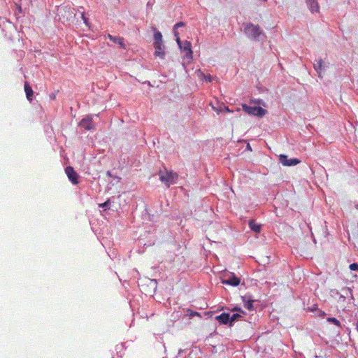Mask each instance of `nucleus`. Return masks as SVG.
<instances>
[{
  "label": "nucleus",
  "instance_id": "1",
  "mask_svg": "<svg viewBox=\"0 0 358 358\" xmlns=\"http://www.w3.org/2000/svg\"><path fill=\"white\" fill-rule=\"evenodd\" d=\"M243 33L246 37L253 41H264L266 36L264 30L258 24L252 22L243 24Z\"/></svg>",
  "mask_w": 358,
  "mask_h": 358
},
{
  "label": "nucleus",
  "instance_id": "2",
  "mask_svg": "<svg viewBox=\"0 0 358 358\" xmlns=\"http://www.w3.org/2000/svg\"><path fill=\"white\" fill-rule=\"evenodd\" d=\"M159 180L164 182L167 187H169L171 185L176 184L178 178L177 173L171 170H168L166 168L159 171Z\"/></svg>",
  "mask_w": 358,
  "mask_h": 358
},
{
  "label": "nucleus",
  "instance_id": "3",
  "mask_svg": "<svg viewBox=\"0 0 358 358\" xmlns=\"http://www.w3.org/2000/svg\"><path fill=\"white\" fill-rule=\"evenodd\" d=\"M174 36L180 50L185 53V57L188 61L191 60L192 59L193 54L191 43L188 41H181L177 31H175Z\"/></svg>",
  "mask_w": 358,
  "mask_h": 358
},
{
  "label": "nucleus",
  "instance_id": "4",
  "mask_svg": "<svg viewBox=\"0 0 358 358\" xmlns=\"http://www.w3.org/2000/svg\"><path fill=\"white\" fill-rule=\"evenodd\" d=\"M242 108L247 114L259 117H263L266 113V110L260 106H251L243 103Z\"/></svg>",
  "mask_w": 358,
  "mask_h": 358
},
{
  "label": "nucleus",
  "instance_id": "5",
  "mask_svg": "<svg viewBox=\"0 0 358 358\" xmlns=\"http://www.w3.org/2000/svg\"><path fill=\"white\" fill-rule=\"evenodd\" d=\"M279 161L283 166H296L300 163L299 159L296 158L289 159L285 155H280L279 157Z\"/></svg>",
  "mask_w": 358,
  "mask_h": 358
},
{
  "label": "nucleus",
  "instance_id": "6",
  "mask_svg": "<svg viewBox=\"0 0 358 358\" xmlns=\"http://www.w3.org/2000/svg\"><path fill=\"white\" fill-rule=\"evenodd\" d=\"M313 67L320 78H322V73L325 71L327 66L324 64L322 59H318L313 64Z\"/></svg>",
  "mask_w": 358,
  "mask_h": 358
},
{
  "label": "nucleus",
  "instance_id": "7",
  "mask_svg": "<svg viewBox=\"0 0 358 358\" xmlns=\"http://www.w3.org/2000/svg\"><path fill=\"white\" fill-rule=\"evenodd\" d=\"M65 172L69 179V180L73 184L78 183V176L77 173L74 171L73 168L71 166H67L65 169Z\"/></svg>",
  "mask_w": 358,
  "mask_h": 358
},
{
  "label": "nucleus",
  "instance_id": "8",
  "mask_svg": "<svg viewBox=\"0 0 358 358\" xmlns=\"http://www.w3.org/2000/svg\"><path fill=\"white\" fill-rule=\"evenodd\" d=\"M80 125L81 127L84 128L85 130H91L94 127V124L92 122V117L87 116L85 118H83L80 121Z\"/></svg>",
  "mask_w": 358,
  "mask_h": 358
},
{
  "label": "nucleus",
  "instance_id": "9",
  "mask_svg": "<svg viewBox=\"0 0 358 358\" xmlns=\"http://www.w3.org/2000/svg\"><path fill=\"white\" fill-rule=\"evenodd\" d=\"M215 320L222 324H229L230 326V314L222 313L220 315L216 316Z\"/></svg>",
  "mask_w": 358,
  "mask_h": 358
},
{
  "label": "nucleus",
  "instance_id": "10",
  "mask_svg": "<svg viewBox=\"0 0 358 358\" xmlns=\"http://www.w3.org/2000/svg\"><path fill=\"white\" fill-rule=\"evenodd\" d=\"M240 279L234 275H231L228 278L223 279L222 281L223 284L231 286H238L240 284Z\"/></svg>",
  "mask_w": 358,
  "mask_h": 358
},
{
  "label": "nucleus",
  "instance_id": "11",
  "mask_svg": "<svg viewBox=\"0 0 358 358\" xmlns=\"http://www.w3.org/2000/svg\"><path fill=\"white\" fill-rule=\"evenodd\" d=\"M155 49V55L160 58H164L165 56L164 45V43H156L154 44Z\"/></svg>",
  "mask_w": 358,
  "mask_h": 358
},
{
  "label": "nucleus",
  "instance_id": "12",
  "mask_svg": "<svg viewBox=\"0 0 358 358\" xmlns=\"http://www.w3.org/2000/svg\"><path fill=\"white\" fill-rule=\"evenodd\" d=\"M306 3L311 13L319 11V5L316 0H306Z\"/></svg>",
  "mask_w": 358,
  "mask_h": 358
},
{
  "label": "nucleus",
  "instance_id": "13",
  "mask_svg": "<svg viewBox=\"0 0 358 358\" xmlns=\"http://www.w3.org/2000/svg\"><path fill=\"white\" fill-rule=\"evenodd\" d=\"M108 38L113 43H117L121 48H124L125 44L124 43V38L120 36H113L110 34L108 35Z\"/></svg>",
  "mask_w": 358,
  "mask_h": 358
},
{
  "label": "nucleus",
  "instance_id": "14",
  "mask_svg": "<svg viewBox=\"0 0 358 358\" xmlns=\"http://www.w3.org/2000/svg\"><path fill=\"white\" fill-rule=\"evenodd\" d=\"M250 229L255 233H259L261 231V224H259L252 220L249 222Z\"/></svg>",
  "mask_w": 358,
  "mask_h": 358
},
{
  "label": "nucleus",
  "instance_id": "15",
  "mask_svg": "<svg viewBox=\"0 0 358 358\" xmlns=\"http://www.w3.org/2000/svg\"><path fill=\"white\" fill-rule=\"evenodd\" d=\"M24 91L26 93L27 98L29 101L32 100L33 90L27 83L24 84Z\"/></svg>",
  "mask_w": 358,
  "mask_h": 358
},
{
  "label": "nucleus",
  "instance_id": "16",
  "mask_svg": "<svg viewBox=\"0 0 358 358\" xmlns=\"http://www.w3.org/2000/svg\"><path fill=\"white\" fill-rule=\"evenodd\" d=\"M154 41V44L163 43L162 34L160 31H157L156 29H155Z\"/></svg>",
  "mask_w": 358,
  "mask_h": 358
},
{
  "label": "nucleus",
  "instance_id": "17",
  "mask_svg": "<svg viewBox=\"0 0 358 358\" xmlns=\"http://www.w3.org/2000/svg\"><path fill=\"white\" fill-rule=\"evenodd\" d=\"M243 314L241 313H236L230 315V327H232L234 324L238 321L241 317H243Z\"/></svg>",
  "mask_w": 358,
  "mask_h": 358
},
{
  "label": "nucleus",
  "instance_id": "18",
  "mask_svg": "<svg viewBox=\"0 0 358 358\" xmlns=\"http://www.w3.org/2000/svg\"><path fill=\"white\" fill-rule=\"evenodd\" d=\"M243 301L244 302L245 308H246L248 310H252V308H253L252 303L254 302L253 300H251V299H248L247 300V296H245L243 297Z\"/></svg>",
  "mask_w": 358,
  "mask_h": 358
},
{
  "label": "nucleus",
  "instance_id": "19",
  "mask_svg": "<svg viewBox=\"0 0 358 358\" xmlns=\"http://www.w3.org/2000/svg\"><path fill=\"white\" fill-rule=\"evenodd\" d=\"M110 199H108L104 203H99V207L103 208L104 210H106L107 208H110Z\"/></svg>",
  "mask_w": 358,
  "mask_h": 358
},
{
  "label": "nucleus",
  "instance_id": "20",
  "mask_svg": "<svg viewBox=\"0 0 358 358\" xmlns=\"http://www.w3.org/2000/svg\"><path fill=\"white\" fill-rule=\"evenodd\" d=\"M327 321L330 323L335 324L336 326H337L338 327H341V322H339V320H338L335 317H328Z\"/></svg>",
  "mask_w": 358,
  "mask_h": 358
},
{
  "label": "nucleus",
  "instance_id": "21",
  "mask_svg": "<svg viewBox=\"0 0 358 358\" xmlns=\"http://www.w3.org/2000/svg\"><path fill=\"white\" fill-rule=\"evenodd\" d=\"M81 18L83 19L84 23L85 24L86 26L89 27V20L88 19L85 17V13L84 12H82L81 13Z\"/></svg>",
  "mask_w": 358,
  "mask_h": 358
},
{
  "label": "nucleus",
  "instance_id": "22",
  "mask_svg": "<svg viewBox=\"0 0 358 358\" xmlns=\"http://www.w3.org/2000/svg\"><path fill=\"white\" fill-rule=\"evenodd\" d=\"M349 267L351 271H358V264L357 263L351 264Z\"/></svg>",
  "mask_w": 358,
  "mask_h": 358
},
{
  "label": "nucleus",
  "instance_id": "23",
  "mask_svg": "<svg viewBox=\"0 0 358 358\" xmlns=\"http://www.w3.org/2000/svg\"><path fill=\"white\" fill-rule=\"evenodd\" d=\"M185 26V23L182 22H178L176 23L174 27H173V29L176 30V29L179 28V27H183ZM176 31H174L175 32Z\"/></svg>",
  "mask_w": 358,
  "mask_h": 358
},
{
  "label": "nucleus",
  "instance_id": "24",
  "mask_svg": "<svg viewBox=\"0 0 358 358\" xmlns=\"http://www.w3.org/2000/svg\"><path fill=\"white\" fill-rule=\"evenodd\" d=\"M203 80H205L206 81L212 82L213 78L211 77L210 75H208V76L203 75Z\"/></svg>",
  "mask_w": 358,
  "mask_h": 358
},
{
  "label": "nucleus",
  "instance_id": "25",
  "mask_svg": "<svg viewBox=\"0 0 358 358\" xmlns=\"http://www.w3.org/2000/svg\"><path fill=\"white\" fill-rule=\"evenodd\" d=\"M231 311H233V312L237 311L238 313H242V314H245V313L243 310H241L240 308H238V307H235V308H232V309H231Z\"/></svg>",
  "mask_w": 358,
  "mask_h": 358
},
{
  "label": "nucleus",
  "instance_id": "26",
  "mask_svg": "<svg viewBox=\"0 0 358 358\" xmlns=\"http://www.w3.org/2000/svg\"><path fill=\"white\" fill-rule=\"evenodd\" d=\"M317 305H313V307L310 308V310L311 312H313V311H315L317 309Z\"/></svg>",
  "mask_w": 358,
  "mask_h": 358
},
{
  "label": "nucleus",
  "instance_id": "27",
  "mask_svg": "<svg viewBox=\"0 0 358 358\" xmlns=\"http://www.w3.org/2000/svg\"><path fill=\"white\" fill-rule=\"evenodd\" d=\"M190 316L199 315V313L196 312H191L189 314Z\"/></svg>",
  "mask_w": 358,
  "mask_h": 358
},
{
  "label": "nucleus",
  "instance_id": "28",
  "mask_svg": "<svg viewBox=\"0 0 358 358\" xmlns=\"http://www.w3.org/2000/svg\"><path fill=\"white\" fill-rule=\"evenodd\" d=\"M356 329L358 331V318H357V322H356Z\"/></svg>",
  "mask_w": 358,
  "mask_h": 358
},
{
  "label": "nucleus",
  "instance_id": "29",
  "mask_svg": "<svg viewBox=\"0 0 358 358\" xmlns=\"http://www.w3.org/2000/svg\"><path fill=\"white\" fill-rule=\"evenodd\" d=\"M247 147H248V149L251 150L250 145H248V146H247Z\"/></svg>",
  "mask_w": 358,
  "mask_h": 358
},
{
  "label": "nucleus",
  "instance_id": "30",
  "mask_svg": "<svg viewBox=\"0 0 358 358\" xmlns=\"http://www.w3.org/2000/svg\"><path fill=\"white\" fill-rule=\"evenodd\" d=\"M355 208H356V209H357V210H358V204H356V205H355Z\"/></svg>",
  "mask_w": 358,
  "mask_h": 358
},
{
  "label": "nucleus",
  "instance_id": "31",
  "mask_svg": "<svg viewBox=\"0 0 358 358\" xmlns=\"http://www.w3.org/2000/svg\"><path fill=\"white\" fill-rule=\"evenodd\" d=\"M82 12H83V11H81V10H78V13H79L80 15H81V13H82Z\"/></svg>",
  "mask_w": 358,
  "mask_h": 358
},
{
  "label": "nucleus",
  "instance_id": "32",
  "mask_svg": "<svg viewBox=\"0 0 358 358\" xmlns=\"http://www.w3.org/2000/svg\"><path fill=\"white\" fill-rule=\"evenodd\" d=\"M107 174H108V176H110V173L109 171H108Z\"/></svg>",
  "mask_w": 358,
  "mask_h": 358
},
{
  "label": "nucleus",
  "instance_id": "33",
  "mask_svg": "<svg viewBox=\"0 0 358 358\" xmlns=\"http://www.w3.org/2000/svg\"><path fill=\"white\" fill-rule=\"evenodd\" d=\"M264 1H266L267 0H263Z\"/></svg>",
  "mask_w": 358,
  "mask_h": 358
}]
</instances>
